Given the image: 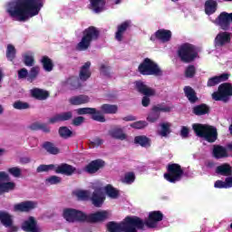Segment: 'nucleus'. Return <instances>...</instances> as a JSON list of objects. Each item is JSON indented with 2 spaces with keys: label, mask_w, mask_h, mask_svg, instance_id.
<instances>
[{
  "label": "nucleus",
  "mask_w": 232,
  "mask_h": 232,
  "mask_svg": "<svg viewBox=\"0 0 232 232\" xmlns=\"http://www.w3.org/2000/svg\"><path fill=\"white\" fill-rule=\"evenodd\" d=\"M24 63L25 66L32 68V66H34L35 64V58H34V55L24 54Z\"/></svg>",
  "instance_id": "49"
},
{
  "label": "nucleus",
  "mask_w": 232,
  "mask_h": 232,
  "mask_svg": "<svg viewBox=\"0 0 232 232\" xmlns=\"http://www.w3.org/2000/svg\"><path fill=\"white\" fill-rule=\"evenodd\" d=\"M7 171L15 179H19V177H21V169L19 167L9 168Z\"/></svg>",
  "instance_id": "54"
},
{
  "label": "nucleus",
  "mask_w": 232,
  "mask_h": 232,
  "mask_svg": "<svg viewBox=\"0 0 232 232\" xmlns=\"http://www.w3.org/2000/svg\"><path fill=\"white\" fill-rule=\"evenodd\" d=\"M69 102L70 104H72V106H81L82 104H88V102H90V96L86 94L72 96L69 99Z\"/></svg>",
  "instance_id": "23"
},
{
  "label": "nucleus",
  "mask_w": 232,
  "mask_h": 232,
  "mask_svg": "<svg viewBox=\"0 0 232 232\" xmlns=\"http://www.w3.org/2000/svg\"><path fill=\"white\" fill-rule=\"evenodd\" d=\"M228 79L229 74L227 73H223L219 76H214L208 79L207 86H208V88H211L213 86H217V84H220V82H224V81H227Z\"/></svg>",
  "instance_id": "28"
},
{
  "label": "nucleus",
  "mask_w": 232,
  "mask_h": 232,
  "mask_svg": "<svg viewBox=\"0 0 232 232\" xmlns=\"http://www.w3.org/2000/svg\"><path fill=\"white\" fill-rule=\"evenodd\" d=\"M78 115H92L91 119L96 121V122H106V117H104L101 111H97L95 108L84 107L76 110Z\"/></svg>",
  "instance_id": "14"
},
{
  "label": "nucleus",
  "mask_w": 232,
  "mask_h": 232,
  "mask_svg": "<svg viewBox=\"0 0 232 232\" xmlns=\"http://www.w3.org/2000/svg\"><path fill=\"white\" fill-rule=\"evenodd\" d=\"M100 72L104 75L105 77H111V67L102 63L100 67Z\"/></svg>",
  "instance_id": "53"
},
{
  "label": "nucleus",
  "mask_w": 232,
  "mask_h": 232,
  "mask_svg": "<svg viewBox=\"0 0 232 232\" xmlns=\"http://www.w3.org/2000/svg\"><path fill=\"white\" fill-rule=\"evenodd\" d=\"M180 137L182 139H188L189 137V129L186 126H183L180 130Z\"/></svg>",
  "instance_id": "57"
},
{
  "label": "nucleus",
  "mask_w": 232,
  "mask_h": 232,
  "mask_svg": "<svg viewBox=\"0 0 232 232\" xmlns=\"http://www.w3.org/2000/svg\"><path fill=\"white\" fill-rule=\"evenodd\" d=\"M105 193L110 198H119V190L111 185H107L105 187Z\"/></svg>",
  "instance_id": "43"
},
{
  "label": "nucleus",
  "mask_w": 232,
  "mask_h": 232,
  "mask_svg": "<svg viewBox=\"0 0 232 232\" xmlns=\"http://www.w3.org/2000/svg\"><path fill=\"white\" fill-rule=\"evenodd\" d=\"M58 133L62 139H70L73 135V131H72L68 127L62 126L58 130Z\"/></svg>",
  "instance_id": "44"
},
{
  "label": "nucleus",
  "mask_w": 232,
  "mask_h": 232,
  "mask_svg": "<svg viewBox=\"0 0 232 232\" xmlns=\"http://www.w3.org/2000/svg\"><path fill=\"white\" fill-rule=\"evenodd\" d=\"M20 162L21 164H30V162H32V159H30L29 157H23L20 158Z\"/></svg>",
  "instance_id": "63"
},
{
  "label": "nucleus",
  "mask_w": 232,
  "mask_h": 232,
  "mask_svg": "<svg viewBox=\"0 0 232 232\" xmlns=\"http://www.w3.org/2000/svg\"><path fill=\"white\" fill-rule=\"evenodd\" d=\"M216 173L223 177H229L232 175V167L229 163H224L217 167Z\"/></svg>",
  "instance_id": "31"
},
{
  "label": "nucleus",
  "mask_w": 232,
  "mask_h": 232,
  "mask_svg": "<svg viewBox=\"0 0 232 232\" xmlns=\"http://www.w3.org/2000/svg\"><path fill=\"white\" fill-rule=\"evenodd\" d=\"M17 53V50H15V46L13 44H7V49H6V59L7 61H14L15 59V55Z\"/></svg>",
  "instance_id": "45"
},
{
  "label": "nucleus",
  "mask_w": 232,
  "mask_h": 232,
  "mask_svg": "<svg viewBox=\"0 0 232 232\" xmlns=\"http://www.w3.org/2000/svg\"><path fill=\"white\" fill-rule=\"evenodd\" d=\"M173 34L170 30L168 29H160L155 32V34H151L150 40L152 41V43H155V41H160L161 43H169L171 41Z\"/></svg>",
  "instance_id": "15"
},
{
  "label": "nucleus",
  "mask_w": 232,
  "mask_h": 232,
  "mask_svg": "<svg viewBox=\"0 0 232 232\" xmlns=\"http://www.w3.org/2000/svg\"><path fill=\"white\" fill-rule=\"evenodd\" d=\"M13 108H14V110H28L30 108V103L22 101H16L14 102Z\"/></svg>",
  "instance_id": "47"
},
{
  "label": "nucleus",
  "mask_w": 232,
  "mask_h": 232,
  "mask_svg": "<svg viewBox=\"0 0 232 232\" xmlns=\"http://www.w3.org/2000/svg\"><path fill=\"white\" fill-rule=\"evenodd\" d=\"M215 41L217 46H224L227 43H231V35L227 32L220 33L217 35Z\"/></svg>",
  "instance_id": "29"
},
{
  "label": "nucleus",
  "mask_w": 232,
  "mask_h": 232,
  "mask_svg": "<svg viewBox=\"0 0 232 232\" xmlns=\"http://www.w3.org/2000/svg\"><path fill=\"white\" fill-rule=\"evenodd\" d=\"M90 1H91L92 8L96 14L102 12V8H104V5H106L105 0H90Z\"/></svg>",
  "instance_id": "40"
},
{
  "label": "nucleus",
  "mask_w": 232,
  "mask_h": 232,
  "mask_svg": "<svg viewBox=\"0 0 232 232\" xmlns=\"http://www.w3.org/2000/svg\"><path fill=\"white\" fill-rule=\"evenodd\" d=\"M10 175L5 171H0V195L10 193L15 189V182L10 181Z\"/></svg>",
  "instance_id": "13"
},
{
  "label": "nucleus",
  "mask_w": 232,
  "mask_h": 232,
  "mask_svg": "<svg viewBox=\"0 0 232 232\" xmlns=\"http://www.w3.org/2000/svg\"><path fill=\"white\" fill-rule=\"evenodd\" d=\"M183 176L184 169H182V166L178 163H169L167 165V172L163 175L165 180L170 182V184H177V182H180Z\"/></svg>",
  "instance_id": "9"
},
{
  "label": "nucleus",
  "mask_w": 232,
  "mask_h": 232,
  "mask_svg": "<svg viewBox=\"0 0 232 232\" xmlns=\"http://www.w3.org/2000/svg\"><path fill=\"white\" fill-rule=\"evenodd\" d=\"M205 12L208 14H215L217 12V1L207 0L205 2Z\"/></svg>",
  "instance_id": "42"
},
{
  "label": "nucleus",
  "mask_w": 232,
  "mask_h": 232,
  "mask_svg": "<svg viewBox=\"0 0 232 232\" xmlns=\"http://www.w3.org/2000/svg\"><path fill=\"white\" fill-rule=\"evenodd\" d=\"M42 148L49 153V155H59L61 150L55 146L53 142L45 141L43 143Z\"/></svg>",
  "instance_id": "33"
},
{
  "label": "nucleus",
  "mask_w": 232,
  "mask_h": 232,
  "mask_svg": "<svg viewBox=\"0 0 232 232\" xmlns=\"http://www.w3.org/2000/svg\"><path fill=\"white\" fill-rule=\"evenodd\" d=\"M44 6V0H13L9 3L7 14L12 19L24 23L30 17L39 15Z\"/></svg>",
  "instance_id": "2"
},
{
  "label": "nucleus",
  "mask_w": 232,
  "mask_h": 232,
  "mask_svg": "<svg viewBox=\"0 0 232 232\" xmlns=\"http://www.w3.org/2000/svg\"><path fill=\"white\" fill-rule=\"evenodd\" d=\"M28 79V70L26 68H22L18 70V79Z\"/></svg>",
  "instance_id": "56"
},
{
  "label": "nucleus",
  "mask_w": 232,
  "mask_h": 232,
  "mask_svg": "<svg viewBox=\"0 0 232 232\" xmlns=\"http://www.w3.org/2000/svg\"><path fill=\"white\" fill-rule=\"evenodd\" d=\"M192 113H194V115H197L198 117H200L202 115H208V113H209V106H208L206 103L197 105L193 107Z\"/></svg>",
  "instance_id": "36"
},
{
  "label": "nucleus",
  "mask_w": 232,
  "mask_h": 232,
  "mask_svg": "<svg viewBox=\"0 0 232 232\" xmlns=\"http://www.w3.org/2000/svg\"><path fill=\"white\" fill-rule=\"evenodd\" d=\"M90 66H92V63L86 62L80 70L79 79L83 82L88 81L92 77V72L90 71Z\"/></svg>",
  "instance_id": "26"
},
{
  "label": "nucleus",
  "mask_w": 232,
  "mask_h": 232,
  "mask_svg": "<svg viewBox=\"0 0 232 232\" xmlns=\"http://www.w3.org/2000/svg\"><path fill=\"white\" fill-rule=\"evenodd\" d=\"M213 155L215 159H226L227 157V150L222 146H215L213 149Z\"/></svg>",
  "instance_id": "39"
},
{
  "label": "nucleus",
  "mask_w": 232,
  "mask_h": 232,
  "mask_svg": "<svg viewBox=\"0 0 232 232\" xmlns=\"http://www.w3.org/2000/svg\"><path fill=\"white\" fill-rule=\"evenodd\" d=\"M35 209V202L34 201H24L14 206V210L19 213H28Z\"/></svg>",
  "instance_id": "21"
},
{
  "label": "nucleus",
  "mask_w": 232,
  "mask_h": 232,
  "mask_svg": "<svg viewBox=\"0 0 232 232\" xmlns=\"http://www.w3.org/2000/svg\"><path fill=\"white\" fill-rule=\"evenodd\" d=\"M173 110V107L166 106L162 103L152 106L150 111L147 116L148 122H157L160 119V111L163 113H169Z\"/></svg>",
  "instance_id": "12"
},
{
  "label": "nucleus",
  "mask_w": 232,
  "mask_h": 232,
  "mask_svg": "<svg viewBox=\"0 0 232 232\" xmlns=\"http://www.w3.org/2000/svg\"><path fill=\"white\" fill-rule=\"evenodd\" d=\"M195 73H197L195 65H188L185 70V76L188 79H193V77H195Z\"/></svg>",
  "instance_id": "50"
},
{
  "label": "nucleus",
  "mask_w": 232,
  "mask_h": 232,
  "mask_svg": "<svg viewBox=\"0 0 232 232\" xmlns=\"http://www.w3.org/2000/svg\"><path fill=\"white\" fill-rule=\"evenodd\" d=\"M134 144H139L141 148H150L151 146V140L145 135L136 136L134 138Z\"/></svg>",
  "instance_id": "37"
},
{
  "label": "nucleus",
  "mask_w": 232,
  "mask_h": 232,
  "mask_svg": "<svg viewBox=\"0 0 232 232\" xmlns=\"http://www.w3.org/2000/svg\"><path fill=\"white\" fill-rule=\"evenodd\" d=\"M122 121H125V122H131L133 121H137V118L133 115H128L122 118Z\"/></svg>",
  "instance_id": "61"
},
{
  "label": "nucleus",
  "mask_w": 232,
  "mask_h": 232,
  "mask_svg": "<svg viewBox=\"0 0 232 232\" xmlns=\"http://www.w3.org/2000/svg\"><path fill=\"white\" fill-rule=\"evenodd\" d=\"M40 63L44 70V72H53V61L50 59L47 55L42 57Z\"/></svg>",
  "instance_id": "38"
},
{
  "label": "nucleus",
  "mask_w": 232,
  "mask_h": 232,
  "mask_svg": "<svg viewBox=\"0 0 232 232\" xmlns=\"http://www.w3.org/2000/svg\"><path fill=\"white\" fill-rule=\"evenodd\" d=\"M225 186L226 189H227V188H232V177L226 178Z\"/></svg>",
  "instance_id": "62"
},
{
  "label": "nucleus",
  "mask_w": 232,
  "mask_h": 232,
  "mask_svg": "<svg viewBox=\"0 0 232 232\" xmlns=\"http://www.w3.org/2000/svg\"><path fill=\"white\" fill-rule=\"evenodd\" d=\"M84 122V117L78 116L72 120V125L73 126H81Z\"/></svg>",
  "instance_id": "58"
},
{
  "label": "nucleus",
  "mask_w": 232,
  "mask_h": 232,
  "mask_svg": "<svg viewBox=\"0 0 232 232\" xmlns=\"http://www.w3.org/2000/svg\"><path fill=\"white\" fill-rule=\"evenodd\" d=\"M178 57L185 64L193 63L198 57L197 47L189 43L182 44L178 49Z\"/></svg>",
  "instance_id": "7"
},
{
  "label": "nucleus",
  "mask_w": 232,
  "mask_h": 232,
  "mask_svg": "<svg viewBox=\"0 0 232 232\" xmlns=\"http://www.w3.org/2000/svg\"><path fill=\"white\" fill-rule=\"evenodd\" d=\"M227 150H229L230 151H232V142H231V143H228V144L227 145Z\"/></svg>",
  "instance_id": "64"
},
{
  "label": "nucleus",
  "mask_w": 232,
  "mask_h": 232,
  "mask_svg": "<svg viewBox=\"0 0 232 232\" xmlns=\"http://www.w3.org/2000/svg\"><path fill=\"white\" fill-rule=\"evenodd\" d=\"M101 113L105 115H115L119 111V106L104 103L101 106Z\"/></svg>",
  "instance_id": "34"
},
{
  "label": "nucleus",
  "mask_w": 232,
  "mask_h": 232,
  "mask_svg": "<svg viewBox=\"0 0 232 232\" xmlns=\"http://www.w3.org/2000/svg\"><path fill=\"white\" fill-rule=\"evenodd\" d=\"M31 97L36 101H46L50 97V92L43 89L34 88L31 90Z\"/></svg>",
  "instance_id": "25"
},
{
  "label": "nucleus",
  "mask_w": 232,
  "mask_h": 232,
  "mask_svg": "<svg viewBox=\"0 0 232 232\" xmlns=\"http://www.w3.org/2000/svg\"><path fill=\"white\" fill-rule=\"evenodd\" d=\"M63 218L67 222H87V224H98L99 222H105L110 218V214L108 211H97L86 215V213L77 210L74 208H65L63 210Z\"/></svg>",
  "instance_id": "3"
},
{
  "label": "nucleus",
  "mask_w": 232,
  "mask_h": 232,
  "mask_svg": "<svg viewBox=\"0 0 232 232\" xmlns=\"http://www.w3.org/2000/svg\"><path fill=\"white\" fill-rule=\"evenodd\" d=\"M76 197L79 200H90V191L88 190H78Z\"/></svg>",
  "instance_id": "51"
},
{
  "label": "nucleus",
  "mask_w": 232,
  "mask_h": 232,
  "mask_svg": "<svg viewBox=\"0 0 232 232\" xmlns=\"http://www.w3.org/2000/svg\"><path fill=\"white\" fill-rule=\"evenodd\" d=\"M22 229L25 232H41L37 227V220L34 217H29L28 220L23 223Z\"/></svg>",
  "instance_id": "20"
},
{
  "label": "nucleus",
  "mask_w": 232,
  "mask_h": 232,
  "mask_svg": "<svg viewBox=\"0 0 232 232\" xmlns=\"http://www.w3.org/2000/svg\"><path fill=\"white\" fill-rule=\"evenodd\" d=\"M40 72H41V68L39 67V65H35L32 67L28 72V78H27L28 82H34L35 79L39 77Z\"/></svg>",
  "instance_id": "41"
},
{
  "label": "nucleus",
  "mask_w": 232,
  "mask_h": 232,
  "mask_svg": "<svg viewBox=\"0 0 232 232\" xmlns=\"http://www.w3.org/2000/svg\"><path fill=\"white\" fill-rule=\"evenodd\" d=\"M101 37V31L99 28L91 25L82 31V37L81 41L76 44V50L78 52H86L93 41H99Z\"/></svg>",
  "instance_id": "4"
},
{
  "label": "nucleus",
  "mask_w": 232,
  "mask_h": 232,
  "mask_svg": "<svg viewBox=\"0 0 232 232\" xmlns=\"http://www.w3.org/2000/svg\"><path fill=\"white\" fill-rule=\"evenodd\" d=\"M218 25L222 30H229L232 23V13H221L218 17Z\"/></svg>",
  "instance_id": "18"
},
{
  "label": "nucleus",
  "mask_w": 232,
  "mask_h": 232,
  "mask_svg": "<svg viewBox=\"0 0 232 232\" xmlns=\"http://www.w3.org/2000/svg\"><path fill=\"white\" fill-rule=\"evenodd\" d=\"M48 171H54L58 175H65L66 177H72L73 173H76L77 169L68 163H61L60 165H39L36 169L37 173H44Z\"/></svg>",
  "instance_id": "6"
},
{
  "label": "nucleus",
  "mask_w": 232,
  "mask_h": 232,
  "mask_svg": "<svg viewBox=\"0 0 232 232\" xmlns=\"http://www.w3.org/2000/svg\"><path fill=\"white\" fill-rule=\"evenodd\" d=\"M183 91H184L185 96L187 97V99L191 104H195V102L198 101V97L197 96V92H195L194 89L191 88L190 86H185Z\"/></svg>",
  "instance_id": "30"
},
{
  "label": "nucleus",
  "mask_w": 232,
  "mask_h": 232,
  "mask_svg": "<svg viewBox=\"0 0 232 232\" xmlns=\"http://www.w3.org/2000/svg\"><path fill=\"white\" fill-rule=\"evenodd\" d=\"M138 72L140 75H155V77H162L163 72L157 63L150 58H145L138 66Z\"/></svg>",
  "instance_id": "8"
},
{
  "label": "nucleus",
  "mask_w": 232,
  "mask_h": 232,
  "mask_svg": "<svg viewBox=\"0 0 232 232\" xmlns=\"http://www.w3.org/2000/svg\"><path fill=\"white\" fill-rule=\"evenodd\" d=\"M130 26H131V22L130 21H125L117 26V31L115 33L116 41L119 43L122 42L124 32H126Z\"/></svg>",
  "instance_id": "24"
},
{
  "label": "nucleus",
  "mask_w": 232,
  "mask_h": 232,
  "mask_svg": "<svg viewBox=\"0 0 232 232\" xmlns=\"http://www.w3.org/2000/svg\"><path fill=\"white\" fill-rule=\"evenodd\" d=\"M214 187L218 188V189H226V182L218 179L215 182Z\"/></svg>",
  "instance_id": "60"
},
{
  "label": "nucleus",
  "mask_w": 232,
  "mask_h": 232,
  "mask_svg": "<svg viewBox=\"0 0 232 232\" xmlns=\"http://www.w3.org/2000/svg\"><path fill=\"white\" fill-rule=\"evenodd\" d=\"M161 130L160 131V135L161 137H168V135H169V133H171V124H169V122L167 123H161Z\"/></svg>",
  "instance_id": "46"
},
{
  "label": "nucleus",
  "mask_w": 232,
  "mask_h": 232,
  "mask_svg": "<svg viewBox=\"0 0 232 232\" xmlns=\"http://www.w3.org/2000/svg\"><path fill=\"white\" fill-rule=\"evenodd\" d=\"M104 144V140L101 138H95L92 141H91V145L98 148V146H102Z\"/></svg>",
  "instance_id": "59"
},
{
  "label": "nucleus",
  "mask_w": 232,
  "mask_h": 232,
  "mask_svg": "<svg viewBox=\"0 0 232 232\" xmlns=\"http://www.w3.org/2000/svg\"><path fill=\"white\" fill-rule=\"evenodd\" d=\"M62 84L65 88H68L69 90H72V91L79 90V88H82V83H81V80L77 76H71L65 79L62 82Z\"/></svg>",
  "instance_id": "19"
},
{
  "label": "nucleus",
  "mask_w": 232,
  "mask_h": 232,
  "mask_svg": "<svg viewBox=\"0 0 232 232\" xmlns=\"http://www.w3.org/2000/svg\"><path fill=\"white\" fill-rule=\"evenodd\" d=\"M163 219L164 214L160 210H154L149 213L148 219L143 220L137 216H127L120 223L108 222L106 227L109 232H139V230L144 231L145 226L149 229L157 227V224L162 222Z\"/></svg>",
  "instance_id": "1"
},
{
  "label": "nucleus",
  "mask_w": 232,
  "mask_h": 232,
  "mask_svg": "<svg viewBox=\"0 0 232 232\" xmlns=\"http://www.w3.org/2000/svg\"><path fill=\"white\" fill-rule=\"evenodd\" d=\"M148 126V122L146 121H138L130 124V128L134 130H144Z\"/></svg>",
  "instance_id": "52"
},
{
  "label": "nucleus",
  "mask_w": 232,
  "mask_h": 232,
  "mask_svg": "<svg viewBox=\"0 0 232 232\" xmlns=\"http://www.w3.org/2000/svg\"><path fill=\"white\" fill-rule=\"evenodd\" d=\"M104 166H106V162H104V160L101 159L94 160L84 167V171L89 173V175H93L94 173H97L99 169H102Z\"/></svg>",
  "instance_id": "16"
},
{
  "label": "nucleus",
  "mask_w": 232,
  "mask_h": 232,
  "mask_svg": "<svg viewBox=\"0 0 232 232\" xmlns=\"http://www.w3.org/2000/svg\"><path fill=\"white\" fill-rule=\"evenodd\" d=\"M91 200L95 208H101L106 200L102 188H96L92 195Z\"/></svg>",
  "instance_id": "17"
},
{
  "label": "nucleus",
  "mask_w": 232,
  "mask_h": 232,
  "mask_svg": "<svg viewBox=\"0 0 232 232\" xmlns=\"http://www.w3.org/2000/svg\"><path fill=\"white\" fill-rule=\"evenodd\" d=\"M192 130L197 137H201V139H205L207 142L213 143L218 139V132L217 131V128L201 123H194L192 124Z\"/></svg>",
  "instance_id": "5"
},
{
  "label": "nucleus",
  "mask_w": 232,
  "mask_h": 232,
  "mask_svg": "<svg viewBox=\"0 0 232 232\" xmlns=\"http://www.w3.org/2000/svg\"><path fill=\"white\" fill-rule=\"evenodd\" d=\"M0 222L5 227H12L14 225L12 216L8 212L3 210H0Z\"/></svg>",
  "instance_id": "35"
},
{
  "label": "nucleus",
  "mask_w": 232,
  "mask_h": 232,
  "mask_svg": "<svg viewBox=\"0 0 232 232\" xmlns=\"http://www.w3.org/2000/svg\"><path fill=\"white\" fill-rule=\"evenodd\" d=\"M229 97H232V85L229 82L220 84L218 86V92L212 93V99L214 101L228 102Z\"/></svg>",
  "instance_id": "11"
},
{
  "label": "nucleus",
  "mask_w": 232,
  "mask_h": 232,
  "mask_svg": "<svg viewBox=\"0 0 232 232\" xmlns=\"http://www.w3.org/2000/svg\"><path fill=\"white\" fill-rule=\"evenodd\" d=\"M73 118V112L65 111L59 114H56L49 119L50 124H55L57 122H64L66 121H70Z\"/></svg>",
  "instance_id": "22"
},
{
  "label": "nucleus",
  "mask_w": 232,
  "mask_h": 232,
  "mask_svg": "<svg viewBox=\"0 0 232 232\" xmlns=\"http://www.w3.org/2000/svg\"><path fill=\"white\" fill-rule=\"evenodd\" d=\"M135 88L139 93L144 95V97L141 100V104L144 108H148V106H150L151 102L150 97H155V95L157 94V91L146 85V83H144V82L142 81H137L135 82Z\"/></svg>",
  "instance_id": "10"
},
{
  "label": "nucleus",
  "mask_w": 232,
  "mask_h": 232,
  "mask_svg": "<svg viewBox=\"0 0 232 232\" xmlns=\"http://www.w3.org/2000/svg\"><path fill=\"white\" fill-rule=\"evenodd\" d=\"M109 135L117 140H126V139H128V136L124 133V130H122L121 128H114L111 130Z\"/></svg>",
  "instance_id": "32"
},
{
  "label": "nucleus",
  "mask_w": 232,
  "mask_h": 232,
  "mask_svg": "<svg viewBox=\"0 0 232 232\" xmlns=\"http://www.w3.org/2000/svg\"><path fill=\"white\" fill-rule=\"evenodd\" d=\"M45 182H48L51 186L61 184V178L59 176H51L45 179Z\"/></svg>",
  "instance_id": "55"
},
{
  "label": "nucleus",
  "mask_w": 232,
  "mask_h": 232,
  "mask_svg": "<svg viewBox=\"0 0 232 232\" xmlns=\"http://www.w3.org/2000/svg\"><path fill=\"white\" fill-rule=\"evenodd\" d=\"M31 131H43L44 133H50L51 129L47 123H43L39 121H34L28 126Z\"/></svg>",
  "instance_id": "27"
},
{
  "label": "nucleus",
  "mask_w": 232,
  "mask_h": 232,
  "mask_svg": "<svg viewBox=\"0 0 232 232\" xmlns=\"http://www.w3.org/2000/svg\"><path fill=\"white\" fill-rule=\"evenodd\" d=\"M121 182H123L124 184H133V182H135V173L133 172L125 173V176L123 179H121Z\"/></svg>",
  "instance_id": "48"
}]
</instances>
